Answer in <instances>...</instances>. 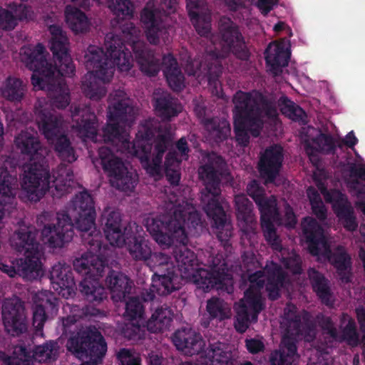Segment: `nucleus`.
<instances>
[{
    "mask_svg": "<svg viewBox=\"0 0 365 365\" xmlns=\"http://www.w3.org/2000/svg\"><path fill=\"white\" fill-rule=\"evenodd\" d=\"M126 144L128 153L140 160L143 168L151 176L160 175L163 158L168 150L165 168H178L182 161L176 150H170L173 145L170 125L155 118L145 120L135 140Z\"/></svg>",
    "mask_w": 365,
    "mask_h": 365,
    "instance_id": "obj_1",
    "label": "nucleus"
},
{
    "mask_svg": "<svg viewBox=\"0 0 365 365\" xmlns=\"http://www.w3.org/2000/svg\"><path fill=\"white\" fill-rule=\"evenodd\" d=\"M14 143L17 150L30 160L29 163L24 167L21 187L31 201H38L49 190L51 182L57 187L58 181L70 182L73 180V170L63 163H61L58 167L57 177L51 175L44 155L46 151L37 133L22 130L15 137Z\"/></svg>",
    "mask_w": 365,
    "mask_h": 365,
    "instance_id": "obj_2",
    "label": "nucleus"
},
{
    "mask_svg": "<svg viewBox=\"0 0 365 365\" xmlns=\"http://www.w3.org/2000/svg\"><path fill=\"white\" fill-rule=\"evenodd\" d=\"M234 132L238 145L247 147L250 134L258 137L264 125V118L277 124L279 119L276 103L260 92L238 91L233 97Z\"/></svg>",
    "mask_w": 365,
    "mask_h": 365,
    "instance_id": "obj_3",
    "label": "nucleus"
},
{
    "mask_svg": "<svg viewBox=\"0 0 365 365\" xmlns=\"http://www.w3.org/2000/svg\"><path fill=\"white\" fill-rule=\"evenodd\" d=\"M78 230L88 251L73 263L75 271L85 276L78 289L87 302L97 305L107 298V291L99 282L108 263L105 257L107 245H103L101 230Z\"/></svg>",
    "mask_w": 365,
    "mask_h": 365,
    "instance_id": "obj_4",
    "label": "nucleus"
},
{
    "mask_svg": "<svg viewBox=\"0 0 365 365\" xmlns=\"http://www.w3.org/2000/svg\"><path fill=\"white\" fill-rule=\"evenodd\" d=\"M198 168V177L205 188L201 192V202L207 215L214 222L212 228H224L230 224V216L225 210L221 197V182L227 165L225 160L215 152L202 158Z\"/></svg>",
    "mask_w": 365,
    "mask_h": 365,
    "instance_id": "obj_5",
    "label": "nucleus"
},
{
    "mask_svg": "<svg viewBox=\"0 0 365 365\" xmlns=\"http://www.w3.org/2000/svg\"><path fill=\"white\" fill-rule=\"evenodd\" d=\"M218 40L220 50H212L206 56L209 61L207 64L208 85L216 91L220 83L219 78L222 73V59L230 55L242 61H247L250 57L239 25L225 16L220 17L218 22Z\"/></svg>",
    "mask_w": 365,
    "mask_h": 365,
    "instance_id": "obj_6",
    "label": "nucleus"
},
{
    "mask_svg": "<svg viewBox=\"0 0 365 365\" xmlns=\"http://www.w3.org/2000/svg\"><path fill=\"white\" fill-rule=\"evenodd\" d=\"M107 52L99 46L90 45L84 55V64L88 74H94L103 82H110L115 66L121 71L132 67L133 57L118 35H107L105 43Z\"/></svg>",
    "mask_w": 365,
    "mask_h": 365,
    "instance_id": "obj_7",
    "label": "nucleus"
},
{
    "mask_svg": "<svg viewBox=\"0 0 365 365\" xmlns=\"http://www.w3.org/2000/svg\"><path fill=\"white\" fill-rule=\"evenodd\" d=\"M16 230L11 239V245L18 252H24V258H20L11 264L0 262V270L14 277L19 275L28 280L36 279L41 272L42 247L36 240V232L39 230Z\"/></svg>",
    "mask_w": 365,
    "mask_h": 365,
    "instance_id": "obj_8",
    "label": "nucleus"
},
{
    "mask_svg": "<svg viewBox=\"0 0 365 365\" xmlns=\"http://www.w3.org/2000/svg\"><path fill=\"white\" fill-rule=\"evenodd\" d=\"M71 208L76 214L73 219L66 210L56 213L43 212L37 216L36 224L39 228H97L94 201L87 190L75 195Z\"/></svg>",
    "mask_w": 365,
    "mask_h": 365,
    "instance_id": "obj_9",
    "label": "nucleus"
},
{
    "mask_svg": "<svg viewBox=\"0 0 365 365\" xmlns=\"http://www.w3.org/2000/svg\"><path fill=\"white\" fill-rule=\"evenodd\" d=\"M286 274L282 267L275 262L266 264L263 269L252 273L248 277L250 285L245 292L244 299L255 310V316L264 308L261 290L265 285L267 297L271 301L280 297V290L283 287Z\"/></svg>",
    "mask_w": 365,
    "mask_h": 365,
    "instance_id": "obj_10",
    "label": "nucleus"
},
{
    "mask_svg": "<svg viewBox=\"0 0 365 365\" xmlns=\"http://www.w3.org/2000/svg\"><path fill=\"white\" fill-rule=\"evenodd\" d=\"M67 350L76 357L88 361L81 365H99L107 352V343L94 325L82 327L73 333L66 342Z\"/></svg>",
    "mask_w": 365,
    "mask_h": 365,
    "instance_id": "obj_11",
    "label": "nucleus"
},
{
    "mask_svg": "<svg viewBox=\"0 0 365 365\" xmlns=\"http://www.w3.org/2000/svg\"><path fill=\"white\" fill-rule=\"evenodd\" d=\"M303 235L308 244V250L313 256L324 254L329 262L334 267L340 280L344 283L351 281V260L350 256L339 247L332 252L324 235L326 230H302Z\"/></svg>",
    "mask_w": 365,
    "mask_h": 365,
    "instance_id": "obj_12",
    "label": "nucleus"
},
{
    "mask_svg": "<svg viewBox=\"0 0 365 365\" xmlns=\"http://www.w3.org/2000/svg\"><path fill=\"white\" fill-rule=\"evenodd\" d=\"M36 122L40 130L49 143L53 145L57 156L63 161L72 163L77 155L68 136L61 133V119L51 110H37Z\"/></svg>",
    "mask_w": 365,
    "mask_h": 365,
    "instance_id": "obj_13",
    "label": "nucleus"
},
{
    "mask_svg": "<svg viewBox=\"0 0 365 365\" xmlns=\"http://www.w3.org/2000/svg\"><path fill=\"white\" fill-rule=\"evenodd\" d=\"M294 309V307L284 309L286 333L282 336L279 349L271 353L269 365H297L299 359L297 342L300 336L302 319Z\"/></svg>",
    "mask_w": 365,
    "mask_h": 365,
    "instance_id": "obj_14",
    "label": "nucleus"
},
{
    "mask_svg": "<svg viewBox=\"0 0 365 365\" xmlns=\"http://www.w3.org/2000/svg\"><path fill=\"white\" fill-rule=\"evenodd\" d=\"M98 154L103 170L110 185L118 190L133 191L138 180L137 173L133 169H129L108 148H101Z\"/></svg>",
    "mask_w": 365,
    "mask_h": 365,
    "instance_id": "obj_15",
    "label": "nucleus"
},
{
    "mask_svg": "<svg viewBox=\"0 0 365 365\" xmlns=\"http://www.w3.org/2000/svg\"><path fill=\"white\" fill-rule=\"evenodd\" d=\"M120 30L123 37L131 46L141 71L149 76H155L160 70V59L155 56L153 50L139 40L140 29L133 22L126 21L120 25Z\"/></svg>",
    "mask_w": 365,
    "mask_h": 365,
    "instance_id": "obj_16",
    "label": "nucleus"
},
{
    "mask_svg": "<svg viewBox=\"0 0 365 365\" xmlns=\"http://www.w3.org/2000/svg\"><path fill=\"white\" fill-rule=\"evenodd\" d=\"M20 57L21 61L26 67L34 71L33 75L42 77L46 79L52 78L56 74L62 76L71 77L74 73H63L60 71V64L57 59L53 58L54 65L49 63L46 58L48 54L45 46L41 43L36 45H26L21 47L20 50Z\"/></svg>",
    "mask_w": 365,
    "mask_h": 365,
    "instance_id": "obj_17",
    "label": "nucleus"
},
{
    "mask_svg": "<svg viewBox=\"0 0 365 365\" xmlns=\"http://www.w3.org/2000/svg\"><path fill=\"white\" fill-rule=\"evenodd\" d=\"M163 11L155 7L145 6L140 14L141 22L144 26L147 40L153 45H158L160 38L165 41L168 38V27L165 22L167 18L164 8L172 11L177 4L176 0H160Z\"/></svg>",
    "mask_w": 365,
    "mask_h": 365,
    "instance_id": "obj_18",
    "label": "nucleus"
},
{
    "mask_svg": "<svg viewBox=\"0 0 365 365\" xmlns=\"http://www.w3.org/2000/svg\"><path fill=\"white\" fill-rule=\"evenodd\" d=\"M143 224L145 228H205L200 212L196 210L187 212L179 208L175 209L172 215H145Z\"/></svg>",
    "mask_w": 365,
    "mask_h": 365,
    "instance_id": "obj_19",
    "label": "nucleus"
},
{
    "mask_svg": "<svg viewBox=\"0 0 365 365\" xmlns=\"http://www.w3.org/2000/svg\"><path fill=\"white\" fill-rule=\"evenodd\" d=\"M106 240L113 247H126L135 261H147L151 255L150 243L143 237H136L133 230H103Z\"/></svg>",
    "mask_w": 365,
    "mask_h": 365,
    "instance_id": "obj_20",
    "label": "nucleus"
},
{
    "mask_svg": "<svg viewBox=\"0 0 365 365\" xmlns=\"http://www.w3.org/2000/svg\"><path fill=\"white\" fill-rule=\"evenodd\" d=\"M2 321L6 332L19 336L27 332L29 322L24 302L19 298L6 299L1 308Z\"/></svg>",
    "mask_w": 365,
    "mask_h": 365,
    "instance_id": "obj_21",
    "label": "nucleus"
},
{
    "mask_svg": "<svg viewBox=\"0 0 365 365\" xmlns=\"http://www.w3.org/2000/svg\"><path fill=\"white\" fill-rule=\"evenodd\" d=\"M163 270H155L152 277V284L149 289L141 292L144 302H152L156 299L155 294L158 296H167L180 288L182 277L178 273L175 267Z\"/></svg>",
    "mask_w": 365,
    "mask_h": 365,
    "instance_id": "obj_22",
    "label": "nucleus"
},
{
    "mask_svg": "<svg viewBox=\"0 0 365 365\" xmlns=\"http://www.w3.org/2000/svg\"><path fill=\"white\" fill-rule=\"evenodd\" d=\"M58 77H63L56 74L52 78H43L42 77L31 76V83L34 87L41 90H48L51 105L58 109L66 108L71 102V93L68 86L65 81Z\"/></svg>",
    "mask_w": 365,
    "mask_h": 365,
    "instance_id": "obj_23",
    "label": "nucleus"
},
{
    "mask_svg": "<svg viewBox=\"0 0 365 365\" xmlns=\"http://www.w3.org/2000/svg\"><path fill=\"white\" fill-rule=\"evenodd\" d=\"M284 161L283 148L279 145L267 148L261 154L258 170L265 184L272 183L279 175Z\"/></svg>",
    "mask_w": 365,
    "mask_h": 365,
    "instance_id": "obj_24",
    "label": "nucleus"
},
{
    "mask_svg": "<svg viewBox=\"0 0 365 365\" xmlns=\"http://www.w3.org/2000/svg\"><path fill=\"white\" fill-rule=\"evenodd\" d=\"M51 35L50 41V49L53 53V58L58 61L60 71L63 73H74L76 67L73 63L67 47L68 38L63 34L61 27L56 24L51 26L48 29Z\"/></svg>",
    "mask_w": 365,
    "mask_h": 365,
    "instance_id": "obj_25",
    "label": "nucleus"
},
{
    "mask_svg": "<svg viewBox=\"0 0 365 365\" xmlns=\"http://www.w3.org/2000/svg\"><path fill=\"white\" fill-rule=\"evenodd\" d=\"M72 118V128L76 130L79 135L91 139H93L97 135L98 119L88 106H75L71 107Z\"/></svg>",
    "mask_w": 365,
    "mask_h": 365,
    "instance_id": "obj_26",
    "label": "nucleus"
},
{
    "mask_svg": "<svg viewBox=\"0 0 365 365\" xmlns=\"http://www.w3.org/2000/svg\"><path fill=\"white\" fill-rule=\"evenodd\" d=\"M57 299L48 291L38 292L34 297L33 326L41 331L48 319V313L57 312Z\"/></svg>",
    "mask_w": 365,
    "mask_h": 365,
    "instance_id": "obj_27",
    "label": "nucleus"
},
{
    "mask_svg": "<svg viewBox=\"0 0 365 365\" xmlns=\"http://www.w3.org/2000/svg\"><path fill=\"white\" fill-rule=\"evenodd\" d=\"M327 202L332 203L333 210L344 225V228H358L354 210L351 203L340 191L331 190L324 194Z\"/></svg>",
    "mask_w": 365,
    "mask_h": 365,
    "instance_id": "obj_28",
    "label": "nucleus"
},
{
    "mask_svg": "<svg viewBox=\"0 0 365 365\" xmlns=\"http://www.w3.org/2000/svg\"><path fill=\"white\" fill-rule=\"evenodd\" d=\"M49 279L53 289L63 296L71 295L76 287L71 268L66 263L54 264L50 271Z\"/></svg>",
    "mask_w": 365,
    "mask_h": 365,
    "instance_id": "obj_29",
    "label": "nucleus"
},
{
    "mask_svg": "<svg viewBox=\"0 0 365 365\" xmlns=\"http://www.w3.org/2000/svg\"><path fill=\"white\" fill-rule=\"evenodd\" d=\"M191 276L197 288L207 292L212 289L222 288L226 277V272L224 269H217L215 266L210 270L205 269H197L192 272Z\"/></svg>",
    "mask_w": 365,
    "mask_h": 365,
    "instance_id": "obj_30",
    "label": "nucleus"
},
{
    "mask_svg": "<svg viewBox=\"0 0 365 365\" xmlns=\"http://www.w3.org/2000/svg\"><path fill=\"white\" fill-rule=\"evenodd\" d=\"M205 0H186V8L190 21L200 36L208 37L211 34V17L202 13Z\"/></svg>",
    "mask_w": 365,
    "mask_h": 365,
    "instance_id": "obj_31",
    "label": "nucleus"
},
{
    "mask_svg": "<svg viewBox=\"0 0 365 365\" xmlns=\"http://www.w3.org/2000/svg\"><path fill=\"white\" fill-rule=\"evenodd\" d=\"M289 58V51L280 43H270L264 51L266 65L275 76L282 73V68L288 66Z\"/></svg>",
    "mask_w": 365,
    "mask_h": 365,
    "instance_id": "obj_32",
    "label": "nucleus"
},
{
    "mask_svg": "<svg viewBox=\"0 0 365 365\" xmlns=\"http://www.w3.org/2000/svg\"><path fill=\"white\" fill-rule=\"evenodd\" d=\"M173 341L178 349L182 350L189 355L199 354L205 346L201 335L190 329L176 331L174 333Z\"/></svg>",
    "mask_w": 365,
    "mask_h": 365,
    "instance_id": "obj_33",
    "label": "nucleus"
},
{
    "mask_svg": "<svg viewBox=\"0 0 365 365\" xmlns=\"http://www.w3.org/2000/svg\"><path fill=\"white\" fill-rule=\"evenodd\" d=\"M200 358L202 365H234L235 362L232 352L226 351L225 344L219 341L209 342Z\"/></svg>",
    "mask_w": 365,
    "mask_h": 365,
    "instance_id": "obj_34",
    "label": "nucleus"
},
{
    "mask_svg": "<svg viewBox=\"0 0 365 365\" xmlns=\"http://www.w3.org/2000/svg\"><path fill=\"white\" fill-rule=\"evenodd\" d=\"M188 242H184L173 247V254L175 259L180 276L190 277L197 266V256L193 251L187 247Z\"/></svg>",
    "mask_w": 365,
    "mask_h": 365,
    "instance_id": "obj_35",
    "label": "nucleus"
},
{
    "mask_svg": "<svg viewBox=\"0 0 365 365\" xmlns=\"http://www.w3.org/2000/svg\"><path fill=\"white\" fill-rule=\"evenodd\" d=\"M307 274L312 288L322 304L329 307H332L334 296L329 280L315 268H309Z\"/></svg>",
    "mask_w": 365,
    "mask_h": 365,
    "instance_id": "obj_36",
    "label": "nucleus"
},
{
    "mask_svg": "<svg viewBox=\"0 0 365 365\" xmlns=\"http://www.w3.org/2000/svg\"><path fill=\"white\" fill-rule=\"evenodd\" d=\"M161 66L169 86L175 91H181L185 87V77L177 59L172 53L164 55Z\"/></svg>",
    "mask_w": 365,
    "mask_h": 365,
    "instance_id": "obj_37",
    "label": "nucleus"
},
{
    "mask_svg": "<svg viewBox=\"0 0 365 365\" xmlns=\"http://www.w3.org/2000/svg\"><path fill=\"white\" fill-rule=\"evenodd\" d=\"M257 205L261 215V228H275L274 225L283 224L275 196L271 195Z\"/></svg>",
    "mask_w": 365,
    "mask_h": 365,
    "instance_id": "obj_38",
    "label": "nucleus"
},
{
    "mask_svg": "<svg viewBox=\"0 0 365 365\" xmlns=\"http://www.w3.org/2000/svg\"><path fill=\"white\" fill-rule=\"evenodd\" d=\"M153 107L155 114L163 121H170L178 115L182 108L178 100L169 93L154 98Z\"/></svg>",
    "mask_w": 365,
    "mask_h": 365,
    "instance_id": "obj_39",
    "label": "nucleus"
},
{
    "mask_svg": "<svg viewBox=\"0 0 365 365\" xmlns=\"http://www.w3.org/2000/svg\"><path fill=\"white\" fill-rule=\"evenodd\" d=\"M106 283L113 294V297L123 301L131 292L133 282L124 274L110 270L106 277Z\"/></svg>",
    "mask_w": 365,
    "mask_h": 365,
    "instance_id": "obj_40",
    "label": "nucleus"
},
{
    "mask_svg": "<svg viewBox=\"0 0 365 365\" xmlns=\"http://www.w3.org/2000/svg\"><path fill=\"white\" fill-rule=\"evenodd\" d=\"M135 112L129 99H120L108 106V121L122 122L124 126L134 120Z\"/></svg>",
    "mask_w": 365,
    "mask_h": 365,
    "instance_id": "obj_41",
    "label": "nucleus"
},
{
    "mask_svg": "<svg viewBox=\"0 0 365 365\" xmlns=\"http://www.w3.org/2000/svg\"><path fill=\"white\" fill-rule=\"evenodd\" d=\"M173 315L172 309L166 304L158 306L146 323L148 331L158 333L168 329Z\"/></svg>",
    "mask_w": 365,
    "mask_h": 365,
    "instance_id": "obj_42",
    "label": "nucleus"
},
{
    "mask_svg": "<svg viewBox=\"0 0 365 365\" xmlns=\"http://www.w3.org/2000/svg\"><path fill=\"white\" fill-rule=\"evenodd\" d=\"M153 240L163 248L188 242L186 230H147Z\"/></svg>",
    "mask_w": 365,
    "mask_h": 365,
    "instance_id": "obj_43",
    "label": "nucleus"
},
{
    "mask_svg": "<svg viewBox=\"0 0 365 365\" xmlns=\"http://www.w3.org/2000/svg\"><path fill=\"white\" fill-rule=\"evenodd\" d=\"M202 124L210 140L218 143L225 140L230 135V125L226 119L219 117L204 119Z\"/></svg>",
    "mask_w": 365,
    "mask_h": 365,
    "instance_id": "obj_44",
    "label": "nucleus"
},
{
    "mask_svg": "<svg viewBox=\"0 0 365 365\" xmlns=\"http://www.w3.org/2000/svg\"><path fill=\"white\" fill-rule=\"evenodd\" d=\"M236 215L240 226L242 228H254L257 223L256 217L253 213V205L251 201L245 195H238L235 197Z\"/></svg>",
    "mask_w": 365,
    "mask_h": 365,
    "instance_id": "obj_45",
    "label": "nucleus"
},
{
    "mask_svg": "<svg viewBox=\"0 0 365 365\" xmlns=\"http://www.w3.org/2000/svg\"><path fill=\"white\" fill-rule=\"evenodd\" d=\"M26 92L24 82L15 77L9 76L0 88L2 98L14 104L21 103Z\"/></svg>",
    "mask_w": 365,
    "mask_h": 365,
    "instance_id": "obj_46",
    "label": "nucleus"
},
{
    "mask_svg": "<svg viewBox=\"0 0 365 365\" xmlns=\"http://www.w3.org/2000/svg\"><path fill=\"white\" fill-rule=\"evenodd\" d=\"M236 320L235 327L239 333H244L249 327L250 322H256L258 319V315L260 312L256 314L255 310L252 309L248 301L241 299L238 307L236 308Z\"/></svg>",
    "mask_w": 365,
    "mask_h": 365,
    "instance_id": "obj_47",
    "label": "nucleus"
},
{
    "mask_svg": "<svg viewBox=\"0 0 365 365\" xmlns=\"http://www.w3.org/2000/svg\"><path fill=\"white\" fill-rule=\"evenodd\" d=\"M66 22L75 33H85L89 30L90 22L86 14L81 10L67 6L65 11Z\"/></svg>",
    "mask_w": 365,
    "mask_h": 365,
    "instance_id": "obj_48",
    "label": "nucleus"
},
{
    "mask_svg": "<svg viewBox=\"0 0 365 365\" xmlns=\"http://www.w3.org/2000/svg\"><path fill=\"white\" fill-rule=\"evenodd\" d=\"M43 242L51 248L62 247L72 240L74 230H41Z\"/></svg>",
    "mask_w": 365,
    "mask_h": 365,
    "instance_id": "obj_49",
    "label": "nucleus"
},
{
    "mask_svg": "<svg viewBox=\"0 0 365 365\" xmlns=\"http://www.w3.org/2000/svg\"><path fill=\"white\" fill-rule=\"evenodd\" d=\"M106 83L98 79L94 74H88L82 81L81 89L86 97L98 101L106 94V90L103 86Z\"/></svg>",
    "mask_w": 365,
    "mask_h": 365,
    "instance_id": "obj_50",
    "label": "nucleus"
},
{
    "mask_svg": "<svg viewBox=\"0 0 365 365\" xmlns=\"http://www.w3.org/2000/svg\"><path fill=\"white\" fill-rule=\"evenodd\" d=\"M72 312V315H68L62 319L63 332L64 334L71 331V327L74 326L80 319H86L98 315L99 309L90 305H85L81 308L76 305L73 307Z\"/></svg>",
    "mask_w": 365,
    "mask_h": 365,
    "instance_id": "obj_51",
    "label": "nucleus"
},
{
    "mask_svg": "<svg viewBox=\"0 0 365 365\" xmlns=\"http://www.w3.org/2000/svg\"><path fill=\"white\" fill-rule=\"evenodd\" d=\"M313 145L306 144V151L308 154L316 151L323 154H334L336 150V143L334 138L329 133H320L312 139Z\"/></svg>",
    "mask_w": 365,
    "mask_h": 365,
    "instance_id": "obj_52",
    "label": "nucleus"
},
{
    "mask_svg": "<svg viewBox=\"0 0 365 365\" xmlns=\"http://www.w3.org/2000/svg\"><path fill=\"white\" fill-rule=\"evenodd\" d=\"M206 309L211 319L222 321L230 318L231 315V309L228 304L217 297H212L207 300Z\"/></svg>",
    "mask_w": 365,
    "mask_h": 365,
    "instance_id": "obj_53",
    "label": "nucleus"
},
{
    "mask_svg": "<svg viewBox=\"0 0 365 365\" xmlns=\"http://www.w3.org/2000/svg\"><path fill=\"white\" fill-rule=\"evenodd\" d=\"M278 103L280 111L284 115L294 121H304L307 116L304 110L288 97H280Z\"/></svg>",
    "mask_w": 365,
    "mask_h": 365,
    "instance_id": "obj_54",
    "label": "nucleus"
},
{
    "mask_svg": "<svg viewBox=\"0 0 365 365\" xmlns=\"http://www.w3.org/2000/svg\"><path fill=\"white\" fill-rule=\"evenodd\" d=\"M147 325L141 324L139 321H129L120 328L121 335L129 341H138L145 338Z\"/></svg>",
    "mask_w": 365,
    "mask_h": 365,
    "instance_id": "obj_55",
    "label": "nucleus"
},
{
    "mask_svg": "<svg viewBox=\"0 0 365 365\" xmlns=\"http://www.w3.org/2000/svg\"><path fill=\"white\" fill-rule=\"evenodd\" d=\"M125 301L124 317L129 320H140L143 318L144 306L142 301L138 297H128Z\"/></svg>",
    "mask_w": 365,
    "mask_h": 365,
    "instance_id": "obj_56",
    "label": "nucleus"
},
{
    "mask_svg": "<svg viewBox=\"0 0 365 365\" xmlns=\"http://www.w3.org/2000/svg\"><path fill=\"white\" fill-rule=\"evenodd\" d=\"M58 355V345L53 341L46 342L37 346L34 349L33 357L38 361H51L56 360Z\"/></svg>",
    "mask_w": 365,
    "mask_h": 365,
    "instance_id": "obj_57",
    "label": "nucleus"
},
{
    "mask_svg": "<svg viewBox=\"0 0 365 365\" xmlns=\"http://www.w3.org/2000/svg\"><path fill=\"white\" fill-rule=\"evenodd\" d=\"M108 8L118 19L133 16V8L130 0H110Z\"/></svg>",
    "mask_w": 365,
    "mask_h": 365,
    "instance_id": "obj_58",
    "label": "nucleus"
},
{
    "mask_svg": "<svg viewBox=\"0 0 365 365\" xmlns=\"http://www.w3.org/2000/svg\"><path fill=\"white\" fill-rule=\"evenodd\" d=\"M122 122L109 121L103 128V137L106 142H113L114 140H120L123 124L120 125Z\"/></svg>",
    "mask_w": 365,
    "mask_h": 365,
    "instance_id": "obj_59",
    "label": "nucleus"
},
{
    "mask_svg": "<svg viewBox=\"0 0 365 365\" xmlns=\"http://www.w3.org/2000/svg\"><path fill=\"white\" fill-rule=\"evenodd\" d=\"M148 259L150 260V266L157 269L156 270H163L167 272V269L175 267L172 263H170V257L169 255L163 252H151Z\"/></svg>",
    "mask_w": 365,
    "mask_h": 365,
    "instance_id": "obj_60",
    "label": "nucleus"
},
{
    "mask_svg": "<svg viewBox=\"0 0 365 365\" xmlns=\"http://www.w3.org/2000/svg\"><path fill=\"white\" fill-rule=\"evenodd\" d=\"M16 24V19L14 14L0 6V28L6 31H11L15 28Z\"/></svg>",
    "mask_w": 365,
    "mask_h": 365,
    "instance_id": "obj_61",
    "label": "nucleus"
},
{
    "mask_svg": "<svg viewBox=\"0 0 365 365\" xmlns=\"http://www.w3.org/2000/svg\"><path fill=\"white\" fill-rule=\"evenodd\" d=\"M247 194L253 199L256 205H258L267 197L264 195V189L259 185L257 180H252L247 187Z\"/></svg>",
    "mask_w": 365,
    "mask_h": 365,
    "instance_id": "obj_62",
    "label": "nucleus"
},
{
    "mask_svg": "<svg viewBox=\"0 0 365 365\" xmlns=\"http://www.w3.org/2000/svg\"><path fill=\"white\" fill-rule=\"evenodd\" d=\"M317 320L319 327L327 334L329 335L332 339H336L337 338V330L331 317L321 314L317 316Z\"/></svg>",
    "mask_w": 365,
    "mask_h": 365,
    "instance_id": "obj_63",
    "label": "nucleus"
},
{
    "mask_svg": "<svg viewBox=\"0 0 365 365\" xmlns=\"http://www.w3.org/2000/svg\"><path fill=\"white\" fill-rule=\"evenodd\" d=\"M102 222H105V228H121V215L118 211L112 210L109 212H103L101 215Z\"/></svg>",
    "mask_w": 365,
    "mask_h": 365,
    "instance_id": "obj_64",
    "label": "nucleus"
}]
</instances>
